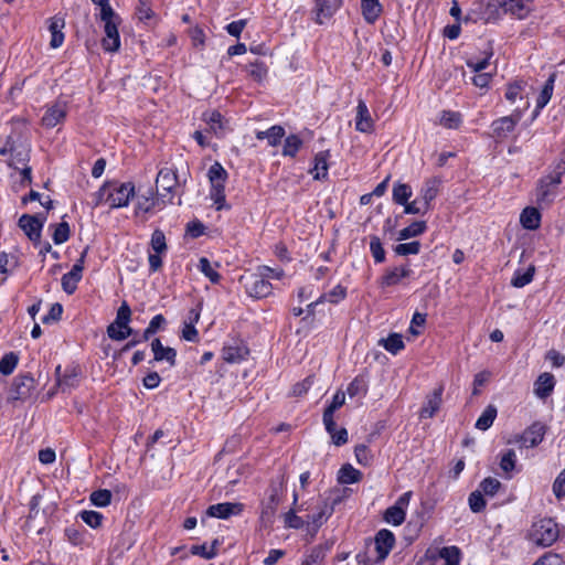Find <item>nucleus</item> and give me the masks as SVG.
I'll use <instances>...</instances> for the list:
<instances>
[{
	"label": "nucleus",
	"instance_id": "8",
	"mask_svg": "<svg viewBox=\"0 0 565 565\" xmlns=\"http://www.w3.org/2000/svg\"><path fill=\"white\" fill-rule=\"evenodd\" d=\"M546 433V426L540 422L533 423L521 435L515 436V443L521 447L533 448L541 444Z\"/></svg>",
	"mask_w": 565,
	"mask_h": 565
},
{
	"label": "nucleus",
	"instance_id": "11",
	"mask_svg": "<svg viewBox=\"0 0 565 565\" xmlns=\"http://www.w3.org/2000/svg\"><path fill=\"white\" fill-rule=\"evenodd\" d=\"M84 257L85 254H83L76 260V263L73 265L72 269L68 273L62 276V288L67 295H72L76 290L77 284L82 279L84 270Z\"/></svg>",
	"mask_w": 565,
	"mask_h": 565
},
{
	"label": "nucleus",
	"instance_id": "25",
	"mask_svg": "<svg viewBox=\"0 0 565 565\" xmlns=\"http://www.w3.org/2000/svg\"><path fill=\"white\" fill-rule=\"evenodd\" d=\"M330 157L329 151H320L315 156L313 168L310 170L315 180H323L328 175V159Z\"/></svg>",
	"mask_w": 565,
	"mask_h": 565
},
{
	"label": "nucleus",
	"instance_id": "60",
	"mask_svg": "<svg viewBox=\"0 0 565 565\" xmlns=\"http://www.w3.org/2000/svg\"><path fill=\"white\" fill-rule=\"evenodd\" d=\"M356 461L362 466L371 465L373 455L366 445H358L354 449Z\"/></svg>",
	"mask_w": 565,
	"mask_h": 565
},
{
	"label": "nucleus",
	"instance_id": "62",
	"mask_svg": "<svg viewBox=\"0 0 565 565\" xmlns=\"http://www.w3.org/2000/svg\"><path fill=\"white\" fill-rule=\"evenodd\" d=\"M136 15L139 21L141 22H148L154 18V12L151 9V2H138V6L136 7Z\"/></svg>",
	"mask_w": 565,
	"mask_h": 565
},
{
	"label": "nucleus",
	"instance_id": "3",
	"mask_svg": "<svg viewBox=\"0 0 565 565\" xmlns=\"http://www.w3.org/2000/svg\"><path fill=\"white\" fill-rule=\"evenodd\" d=\"M239 282L246 294L255 299L268 297L273 291V286L268 280V275L263 273H250L239 277Z\"/></svg>",
	"mask_w": 565,
	"mask_h": 565
},
{
	"label": "nucleus",
	"instance_id": "17",
	"mask_svg": "<svg viewBox=\"0 0 565 565\" xmlns=\"http://www.w3.org/2000/svg\"><path fill=\"white\" fill-rule=\"evenodd\" d=\"M443 392L444 387L440 385L435 388L429 395L426 397V402L420 408L419 416L420 418H431L439 411L441 401H443Z\"/></svg>",
	"mask_w": 565,
	"mask_h": 565
},
{
	"label": "nucleus",
	"instance_id": "9",
	"mask_svg": "<svg viewBox=\"0 0 565 565\" xmlns=\"http://www.w3.org/2000/svg\"><path fill=\"white\" fill-rule=\"evenodd\" d=\"M413 274L414 271L408 265L390 267L380 278L379 285L381 288L396 286L402 284L404 279L409 278Z\"/></svg>",
	"mask_w": 565,
	"mask_h": 565
},
{
	"label": "nucleus",
	"instance_id": "55",
	"mask_svg": "<svg viewBox=\"0 0 565 565\" xmlns=\"http://www.w3.org/2000/svg\"><path fill=\"white\" fill-rule=\"evenodd\" d=\"M419 250L420 243L418 241L402 243L394 247V252L398 256L417 255Z\"/></svg>",
	"mask_w": 565,
	"mask_h": 565
},
{
	"label": "nucleus",
	"instance_id": "58",
	"mask_svg": "<svg viewBox=\"0 0 565 565\" xmlns=\"http://www.w3.org/2000/svg\"><path fill=\"white\" fill-rule=\"evenodd\" d=\"M152 249L157 254H162L167 250V243L164 233L160 230H154L150 241Z\"/></svg>",
	"mask_w": 565,
	"mask_h": 565
},
{
	"label": "nucleus",
	"instance_id": "45",
	"mask_svg": "<svg viewBox=\"0 0 565 565\" xmlns=\"http://www.w3.org/2000/svg\"><path fill=\"white\" fill-rule=\"evenodd\" d=\"M350 397L364 396L367 392V384L363 376H356L347 388Z\"/></svg>",
	"mask_w": 565,
	"mask_h": 565
},
{
	"label": "nucleus",
	"instance_id": "59",
	"mask_svg": "<svg viewBox=\"0 0 565 565\" xmlns=\"http://www.w3.org/2000/svg\"><path fill=\"white\" fill-rule=\"evenodd\" d=\"M469 508L473 513H479L486 508V500L480 490L470 493L468 498Z\"/></svg>",
	"mask_w": 565,
	"mask_h": 565
},
{
	"label": "nucleus",
	"instance_id": "52",
	"mask_svg": "<svg viewBox=\"0 0 565 565\" xmlns=\"http://www.w3.org/2000/svg\"><path fill=\"white\" fill-rule=\"evenodd\" d=\"M516 465V454L513 449H508L502 452L500 458V468L505 473H510L514 470Z\"/></svg>",
	"mask_w": 565,
	"mask_h": 565
},
{
	"label": "nucleus",
	"instance_id": "35",
	"mask_svg": "<svg viewBox=\"0 0 565 565\" xmlns=\"http://www.w3.org/2000/svg\"><path fill=\"white\" fill-rule=\"evenodd\" d=\"M426 228L427 225L425 221H415L411 225L398 232L397 239L405 241L412 237H416L423 234L426 231Z\"/></svg>",
	"mask_w": 565,
	"mask_h": 565
},
{
	"label": "nucleus",
	"instance_id": "50",
	"mask_svg": "<svg viewBox=\"0 0 565 565\" xmlns=\"http://www.w3.org/2000/svg\"><path fill=\"white\" fill-rule=\"evenodd\" d=\"M166 318L162 315H156L142 332V340H149L151 335L157 333L164 324Z\"/></svg>",
	"mask_w": 565,
	"mask_h": 565
},
{
	"label": "nucleus",
	"instance_id": "57",
	"mask_svg": "<svg viewBox=\"0 0 565 565\" xmlns=\"http://www.w3.org/2000/svg\"><path fill=\"white\" fill-rule=\"evenodd\" d=\"M131 310L127 302H122L121 306L117 310L116 319L109 326H118L126 327L127 323L130 322Z\"/></svg>",
	"mask_w": 565,
	"mask_h": 565
},
{
	"label": "nucleus",
	"instance_id": "64",
	"mask_svg": "<svg viewBox=\"0 0 565 565\" xmlns=\"http://www.w3.org/2000/svg\"><path fill=\"white\" fill-rule=\"evenodd\" d=\"M548 173L562 180L563 175L565 174V149L562 150V152L558 154Z\"/></svg>",
	"mask_w": 565,
	"mask_h": 565
},
{
	"label": "nucleus",
	"instance_id": "21",
	"mask_svg": "<svg viewBox=\"0 0 565 565\" xmlns=\"http://www.w3.org/2000/svg\"><path fill=\"white\" fill-rule=\"evenodd\" d=\"M248 354V349L237 342L225 344L222 349V358L227 363H239Z\"/></svg>",
	"mask_w": 565,
	"mask_h": 565
},
{
	"label": "nucleus",
	"instance_id": "38",
	"mask_svg": "<svg viewBox=\"0 0 565 565\" xmlns=\"http://www.w3.org/2000/svg\"><path fill=\"white\" fill-rule=\"evenodd\" d=\"M380 344L392 354H397L404 349L403 337L398 333H392L386 339H382Z\"/></svg>",
	"mask_w": 565,
	"mask_h": 565
},
{
	"label": "nucleus",
	"instance_id": "39",
	"mask_svg": "<svg viewBox=\"0 0 565 565\" xmlns=\"http://www.w3.org/2000/svg\"><path fill=\"white\" fill-rule=\"evenodd\" d=\"M534 273H535L534 266H530L524 271L515 270V273L512 277V280H511V285L515 288H522V287L529 285L533 280Z\"/></svg>",
	"mask_w": 565,
	"mask_h": 565
},
{
	"label": "nucleus",
	"instance_id": "19",
	"mask_svg": "<svg viewBox=\"0 0 565 565\" xmlns=\"http://www.w3.org/2000/svg\"><path fill=\"white\" fill-rule=\"evenodd\" d=\"M441 180L437 177L427 179L419 190L418 198L428 209H431V202L439 193Z\"/></svg>",
	"mask_w": 565,
	"mask_h": 565
},
{
	"label": "nucleus",
	"instance_id": "1",
	"mask_svg": "<svg viewBox=\"0 0 565 565\" xmlns=\"http://www.w3.org/2000/svg\"><path fill=\"white\" fill-rule=\"evenodd\" d=\"M558 535L557 523L552 519L544 518L532 524L529 537L533 544L547 547L557 541Z\"/></svg>",
	"mask_w": 565,
	"mask_h": 565
},
{
	"label": "nucleus",
	"instance_id": "63",
	"mask_svg": "<svg viewBox=\"0 0 565 565\" xmlns=\"http://www.w3.org/2000/svg\"><path fill=\"white\" fill-rule=\"evenodd\" d=\"M501 487V482L495 478H486L481 481L480 491L487 495H494Z\"/></svg>",
	"mask_w": 565,
	"mask_h": 565
},
{
	"label": "nucleus",
	"instance_id": "30",
	"mask_svg": "<svg viewBox=\"0 0 565 565\" xmlns=\"http://www.w3.org/2000/svg\"><path fill=\"white\" fill-rule=\"evenodd\" d=\"M497 414H498V411H497V407L494 405H488L484 411L482 412V414L479 416V418L477 419L476 422V428L479 429V430H487L489 429L495 417H497Z\"/></svg>",
	"mask_w": 565,
	"mask_h": 565
},
{
	"label": "nucleus",
	"instance_id": "4",
	"mask_svg": "<svg viewBox=\"0 0 565 565\" xmlns=\"http://www.w3.org/2000/svg\"><path fill=\"white\" fill-rule=\"evenodd\" d=\"M136 195V188L132 182L109 181V194L107 195L110 209H121L129 205L130 200Z\"/></svg>",
	"mask_w": 565,
	"mask_h": 565
},
{
	"label": "nucleus",
	"instance_id": "32",
	"mask_svg": "<svg viewBox=\"0 0 565 565\" xmlns=\"http://www.w3.org/2000/svg\"><path fill=\"white\" fill-rule=\"evenodd\" d=\"M555 78H556V74L553 73L550 75V77L545 82V84L536 99L537 108H540V109L544 108L551 100L552 95H553Z\"/></svg>",
	"mask_w": 565,
	"mask_h": 565
},
{
	"label": "nucleus",
	"instance_id": "40",
	"mask_svg": "<svg viewBox=\"0 0 565 565\" xmlns=\"http://www.w3.org/2000/svg\"><path fill=\"white\" fill-rule=\"evenodd\" d=\"M207 177L211 182V185H217V184L224 185V183L227 179V172L223 168V166L216 161L210 167Z\"/></svg>",
	"mask_w": 565,
	"mask_h": 565
},
{
	"label": "nucleus",
	"instance_id": "49",
	"mask_svg": "<svg viewBox=\"0 0 565 565\" xmlns=\"http://www.w3.org/2000/svg\"><path fill=\"white\" fill-rule=\"evenodd\" d=\"M89 500L95 507L105 508L110 504L111 492L107 489L96 490L92 492Z\"/></svg>",
	"mask_w": 565,
	"mask_h": 565
},
{
	"label": "nucleus",
	"instance_id": "33",
	"mask_svg": "<svg viewBox=\"0 0 565 565\" xmlns=\"http://www.w3.org/2000/svg\"><path fill=\"white\" fill-rule=\"evenodd\" d=\"M412 195H413V191H412L411 185H408L406 183H401V182H397L394 184L392 196H393V201L396 204L404 205L405 203H407L409 201Z\"/></svg>",
	"mask_w": 565,
	"mask_h": 565
},
{
	"label": "nucleus",
	"instance_id": "37",
	"mask_svg": "<svg viewBox=\"0 0 565 565\" xmlns=\"http://www.w3.org/2000/svg\"><path fill=\"white\" fill-rule=\"evenodd\" d=\"M462 122L461 114L452 110H444L439 117V124L448 129H457Z\"/></svg>",
	"mask_w": 565,
	"mask_h": 565
},
{
	"label": "nucleus",
	"instance_id": "46",
	"mask_svg": "<svg viewBox=\"0 0 565 565\" xmlns=\"http://www.w3.org/2000/svg\"><path fill=\"white\" fill-rule=\"evenodd\" d=\"M19 358L15 353L10 352L4 354L0 360V373L10 375L17 367Z\"/></svg>",
	"mask_w": 565,
	"mask_h": 565
},
{
	"label": "nucleus",
	"instance_id": "54",
	"mask_svg": "<svg viewBox=\"0 0 565 565\" xmlns=\"http://www.w3.org/2000/svg\"><path fill=\"white\" fill-rule=\"evenodd\" d=\"M370 252L375 263L381 264L385 260V250L383 248L381 239L377 236L371 237Z\"/></svg>",
	"mask_w": 565,
	"mask_h": 565
},
{
	"label": "nucleus",
	"instance_id": "43",
	"mask_svg": "<svg viewBox=\"0 0 565 565\" xmlns=\"http://www.w3.org/2000/svg\"><path fill=\"white\" fill-rule=\"evenodd\" d=\"M405 518H406V512L403 511L399 507L392 505L388 509H386V511L384 513L385 522H387L394 526L401 525L405 521Z\"/></svg>",
	"mask_w": 565,
	"mask_h": 565
},
{
	"label": "nucleus",
	"instance_id": "61",
	"mask_svg": "<svg viewBox=\"0 0 565 565\" xmlns=\"http://www.w3.org/2000/svg\"><path fill=\"white\" fill-rule=\"evenodd\" d=\"M70 238V225L67 222H61L56 225L53 233V242L56 245L65 243Z\"/></svg>",
	"mask_w": 565,
	"mask_h": 565
},
{
	"label": "nucleus",
	"instance_id": "15",
	"mask_svg": "<svg viewBox=\"0 0 565 565\" xmlns=\"http://www.w3.org/2000/svg\"><path fill=\"white\" fill-rule=\"evenodd\" d=\"M355 129L363 134H371L374 130V120L363 99L358 100Z\"/></svg>",
	"mask_w": 565,
	"mask_h": 565
},
{
	"label": "nucleus",
	"instance_id": "28",
	"mask_svg": "<svg viewBox=\"0 0 565 565\" xmlns=\"http://www.w3.org/2000/svg\"><path fill=\"white\" fill-rule=\"evenodd\" d=\"M361 9L367 23H374L382 12V6L379 0H362Z\"/></svg>",
	"mask_w": 565,
	"mask_h": 565
},
{
	"label": "nucleus",
	"instance_id": "42",
	"mask_svg": "<svg viewBox=\"0 0 565 565\" xmlns=\"http://www.w3.org/2000/svg\"><path fill=\"white\" fill-rule=\"evenodd\" d=\"M439 559L444 565H459L460 550L457 546H446L439 551Z\"/></svg>",
	"mask_w": 565,
	"mask_h": 565
},
{
	"label": "nucleus",
	"instance_id": "51",
	"mask_svg": "<svg viewBox=\"0 0 565 565\" xmlns=\"http://www.w3.org/2000/svg\"><path fill=\"white\" fill-rule=\"evenodd\" d=\"M132 333L134 330L130 328L129 323H127L126 327L108 326L107 328L108 337L115 341H122Z\"/></svg>",
	"mask_w": 565,
	"mask_h": 565
},
{
	"label": "nucleus",
	"instance_id": "34",
	"mask_svg": "<svg viewBox=\"0 0 565 565\" xmlns=\"http://www.w3.org/2000/svg\"><path fill=\"white\" fill-rule=\"evenodd\" d=\"M347 297V288L342 285L334 286L330 291L322 294L317 302H330L333 305L339 303Z\"/></svg>",
	"mask_w": 565,
	"mask_h": 565
},
{
	"label": "nucleus",
	"instance_id": "31",
	"mask_svg": "<svg viewBox=\"0 0 565 565\" xmlns=\"http://www.w3.org/2000/svg\"><path fill=\"white\" fill-rule=\"evenodd\" d=\"M302 145L303 141L298 135H289L285 138L281 154L284 157L295 158Z\"/></svg>",
	"mask_w": 565,
	"mask_h": 565
},
{
	"label": "nucleus",
	"instance_id": "12",
	"mask_svg": "<svg viewBox=\"0 0 565 565\" xmlns=\"http://www.w3.org/2000/svg\"><path fill=\"white\" fill-rule=\"evenodd\" d=\"M244 504L239 502H222L212 504L206 510V515L226 520L232 515H238L243 512Z\"/></svg>",
	"mask_w": 565,
	"mask_h": 565
},
{
	"label": "nucleus",
	"instance_id": "18",
	"mask_svg": "<svg viewBox=\"0 0 565 565\" xmlns=\"http://www.w3.org/2000/svg\"><path fill=\"white\" fill-rule=\"evenodd\" d=\"M151 351L153 353V361H166L169 363L170 366L175 365L177 351L173 348L164 347L159 338H156L151 341Z\"/></svg>",
	"mask_w": 565,
	"mask_h": 565
},
{
	"label": "nucleus",
	"instance_id": "6",
	"mask_svg": "<svg viewBox=\"0 0 565 565\" xmlns=\"http://www.w3.org/2000/svg\"><path fill=\"white\" fill-rule=\"evenodd\" d=\"M68 111L67 102L57 99L51 105H47L42 116V125L46 128H54L62 124L66 118Z\"/></svg>",
	"mask_w": 565,
	"mask_h": 565
},
{
	"label": "nucleus",
	"instance_id": "5",
	"mask_svg": "<svg viewBox=\"0 0 565 565\" xmlns=\"http://www.w3.org/2000/svg\"><path fill=\"white\" fill-rule=\"evenodd\" d=\"M488 8L501 9L519 19H524L531 11L530 0H490Z\"/></svg>",
	"mask_w": 565,
	"mask_h": 565
},
{
	"label": "nucleus",
	"instance_id": "20",
	"mask_svg": "<svg viewBox=\"0 0 565 565\" xmlns=\"http://www.w3.org/2000/svg\"><path fill=\"white\" fill-rule=\"evenodd\" d=\"M33 387V377L29 374L18 375L12 383L11 397L21 399L26 397Z\"/></svg>",
	"mask_w": 565,
	"mask_h": 565
},
{
	"label": "nucleus",
	"instance_id": "41",
	"mask_svg": "<svg viewBox=\"0 0 565 565\" xmlns=\"http://www.w3.org/2000/svg\"><path fill=\"white\" fill-rule=\"evenodd\" d=\"M157 200L153 196L151 191L148 194H143L138 196L136 205H135V214L139 213H148L156 206Z\"/></svg>",
	"mask_w": 565,
	"mask_h": 565
},
{
	"label": "nucleus",
	"instance_id": "47",
	"mask_svg": "<svg viewBox=\"0 0 565 565\" xmlns=\"http://www.w3.org/2000/svg\"><path fill=\"white\" fill-rule=\"evenodd\" d=\"M198 267L212 284H217L220 281L221 275L212 267L210 260L206 257L200 258Z\"/></svg>",
	"mask_w": 565,
	"mask_h": 565
},
{
	"label": "nucleus",
	"instance_id": "2",
	"mask_svg": "<svg viewBox=\"0 0 565 565\" xmlns=\"http://www.w3.org/2000/svg\"><path fill=\"white\" fill-rule=\"evenodd\" d=\"M562 180L547 173L540 178L534 189L535 203L539 207L544 209L552 205L558 194V186Z\"/></svg>",
	"mask_w": 565,
	"mask_h": 565
},
{
	"label": "nucleus",
	"instance_id": "26",
	"mask_svg": "<svg viewBox=\"0 0 565 565\" xmlns=\"http://www.w3.org/2000/svg\"><path fill=\"white\" fill-rule=\"evenodd\" d=\"M285 136L284 127L279 125H274L267 130L256 131V138L258 140H267L268 145L271 147H276L281 142L282 137Z\"/></svg>",
	"mask_w": 565,
	"mask_h": 565
},
{
	"label": "nucleus",
	"instance_id": "24",
	"mask_svg": "<svg viewBox=\"0 0 565 565\" xmlns=\"http://www.w3.org/2000/svg\"><path fill=\"white\" fill-rule=\"evenodd\" d=\"M554 385V376L551 373H542L534 383V393L540 398H546L553 392Z\"/></svg>",
	"mask_w": 565,
	"mask_h": 565
},
{
	"label": "nucleus",
	"instance_id": "27",
	"mask_svg": "<svg viewBox=\"0 0 565 565\" xmlns=\"http://www.w3.org/2000/svg\"><path fill=\"white\" fill-rule=\"evenodd\" d=\"M156 184L158 191L170 193L177 184V175L168 168L161 169L157 175Z\"/></svg>",
	"mask_w": 565,
	"mask_h": 565
},
{
	"label": "nucleus",
	"instance_id": "29",
	"mask_svg": "<svg viewBox=\"0 0 565 565\" xmlns=\"http://www.w3.org/2000/svg\"><path fill=\"white\" fill-rule=\"evenodd\" d=\"M203 120L209 126V130L212 131L217 137H222L224 135L222 115L216 111H206L203 114Z\"/></svg>",
	"mask_w": 565,
	"mask_h": 565
},
{
	"label": "nucleus",
	"instance_id": "48",
	"mask_svg": "<svg viewBox=\"0 0 565 565\" xmlns=\"http://www.w3.org/2000/svg\"><path fill=\"white\" fill-rule=\"evenodd\" d=\"M327 551L328 548L323 545L315 546L302 562V565H320L326 557Z\"/></svg>",
	"mask_w": 565,
	"mask_h": 565
},
{
	"label": "nucleus",
	"instance_id": "13",
	"mask_svg": "<svg viewBox=\"0 0 565 565\" xmlns=\"http://www.w3.org/2000/svg\"><path fill=\"white\" fill-rule=\"evenodd\" d=\"M374 544L377 553L376 562H383L395 545V536L390 530H380L375 535Z\"/></svg>",
	"mask_w": 565,
	"mask_h": 565
},
{
	"label": "nucleus",
	"instance_id": "10",
	"mask_svg": "<svg viewBox=\"0 0 565 565\" xmlns=\"http://www.w3.org/2000/svg\"><path fill=\"white\" fill-rule=\"evenodd\" d=\"M520 119L521 113H514L510 116H504L499 119H495L491 124L492 137L498 139L507 138L508 135L514 130Z\"/></svg>",
	"mask_w": 565,
	"mask_h": 565
},
{
	"label": "nucleus",
	"instance_id": "22",
	"mask_svg": "<svg viewBox=\"0 0 565 565\" xmlns=\"http://www.w3.org/2000/svg\"><path fill=\"white\" fill-rule=\"evenodd\" d=\"M333 509L331 507H328L327 504L320 509L318 513H315L312 515H308L306 523H307V531L312 536L316 535L319 527L329 519V516L332 514Z\"/></svg>",
	"mask_w": 565,
	"mask_h": 565
},
{
	"label": "nucleus",
	"instance_id": "7",
	"mask_svg": "<svg viewBox=\"0 0 565 565\" xmlns=\"http://www.w3.org/2000/svg\"><path fill=\"white\" fill-rule=\"evenodd\" d=\"M100 20L105 24V36L102 41L104 50L107 52H117L120 47V36L118 32L119 17L115 13V17Z\"/></svg>",
	"mask_w": 565,
	"mask_h": 565
},
{
	"label": "nucleus",
	"instance_id": "44",
	"mask_svg": "<svg viewBox=\"0 0 565 565\" xmlns=\"http://www.w3.org/2000/svg\"><path fill=\"white\" fill-rule=\"evenodd\" d=\"M78 374L75 369L66 370L65 373L58 376L57 385L62 391L71 390L78 384Z\"/></svg>",
	"mask_w": 565,
	"mask_h": 565
},
{
	"label": "nucleus",
	"instance_id": "53",
	"mask_svg": "<svg viewBox=\"0 0 565 565\" xmlns=\"http://www.w3.org/2000/svg\"><path fill=\"white\" fill-rule=\"evenodd\" d=\"M450 15L457 21V22H460V21H463V22H469V21H473L476 22L478 20V17H476L475 14V11L471 10L470 12H468L463 18H462V13H461V9H460V6H459V2L457 0H452L451 2V8H450V11H449Z\"/></svg>",
	"mask_w": 565,
	"mask_h": 565
},
{
	"label": "nucleus",
	"instance_id": "23",
	"mask_svg": "<svg viewBox=\"0 0 565 565\" xmlns=\"http://www.w3.org/2000/svg\"><path fill=\"white\" fill-rule=\"evenodd\" d=\"M521 225L529 231L537 230L541 225V213L537 207L527 206L520 215Z\"/></svg>",
	"mask_w": 565,
	"mask_h": 565
},
{
	"label": "nucleus",
	"instance_id": "56",
	"mask_svg": "<svg viewBox=\"0 0 565 565\" xmlns=\"http://www.w3.org/2000/svg\"><path fill=\"white\" fill-rule=\"evenodd\" d=\"M216 543L217 542L214 541V543L210 546L207 544L193 545L191 547V553L193 555H199L205 559H211L216 556Z\"/></svg>",
	"mask_w": 565,
	"mask_h": 565
},
{
	"label": "nucleus",
	"instance_id": "16",
	"mask_svg": "<svg viewBox=\"0 0 565 565\" xmlns=\"http://www.w3.org/2000/svg\"><path fill=\"white\" fill-rule=\"evenodd\" d=\"M19 226L31 241H40L43 221H40L38 216L23 214L19 218Z\"/></svg>",
	"mask_w": 565,
	"mask_h": 565
},
{
	"label": "nucleus",
	"instance_id": "14",
	"mask_svg": "<svg viewBox=\"0 0 565 565\" xmlns=\"http://www.w3.org/2000/svg\"><path fill=\"white\" fill-rule=\"evenodd\" d=\"M340 8V0H315V21L318 24H323L329 20Z\"/></svg>",
	"mask_w": 565,
	"mask_h": 565
},
{
	"label": "nucleus",
	"instance_id": "36",
	"mask_svg": "<svg viewBox=\"0 0 565 565\" xmlns=\"http://www.w3.org/2000/svg\"><path fill=\"white\" fill-rule=\"evenodd\" d=\"M362 473L351 465H344L340 471L338 480L342 484H351L360 481Z\"/></svg>",
	"mask_w": 565,
	"mask_h": 565
}]
</instances>
